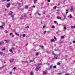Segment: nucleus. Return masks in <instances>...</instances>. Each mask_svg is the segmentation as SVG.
I'll return each mask as SVG.
<instances>
[{
	"instance_id": "c9c22d12",
	"label": "nucleus",
	"mask_w": 75,
	"mask_h": 75,
	"mask_svg": "<svg viewBox=\"0 0 75 75\" xmlns=\"http://www.w3.org/2000/svg\"><path fill=\"white\" fill-rule=\"evenodd\" d=\"M24 17H27V16L26 15H24Z\"/></svg>"
},
{
	"instance_id": "c85d7f7f",
	"label": "nucleus",
	"mask_w": 75,
	"mask_h": 75,
	"mask_svg": "<svg viewBox=\"0 0 75 75\" xmlns=\"http://www.w3.org/2000/svg\"><path fill=\"white\" fill-rule=\"evenodd\" d=\"M54 39H52L51 40V42H54Z\"/></svg>"
},
{
	"instance_id": "09e8293b",
	"label": "nucleus",
	"mask_w": 75,
	"mask_h": 75,
	"mask_svg": "<svg viewBox=\"0 0 75 75\" xmlns=\"http://www.w3.org/2000/svg\"><path fill=\"white\" fill-rule=\"evenodd\" d=\"M27 28H29V26H27Z\"/></svg>"
},
{
	"instance_id": "5fc2aeb1",
	"label": "nucleus",
	"mask_w": 75,
	"mask_h": 75,
	"mask_svg": "<svg viewBox=\"0 0 75 75\" xmlns=\"http://www.w3.org/2000/svg\"><path fill=\"white\" fill-rule=\"evenodd\" d=\"M2 1H6V0H2Z\"/></svg>"
},
{
	"instance_id": "393cba45",
	"label": "nucleus",
	"mask_w": 75,
	"mask_h": 75,
	"mask_svg": "<svg viewBox=\"0 0 75 75\" xmlns=\"http://www.w3.org/2000/svg\"><path fill=\"white\" fill-rule=\"evenodd\" d=\"M61 64V63L60 62H58L57 63V64L58 65H60Z\"/></svg>"
},
{
	"instance_id": "7ed1b4c3",
	"label": "nucleus",
	"mask_w": 75,
	"mask_h": 75,
	"mask_svg": "<svg viewBox=\"0 0 75 75\" xmlns=\"http://www.w3.org/2000/svg\"><path fill=\"white\" fill-rule=\"evenodd\" d=\"M0 54L2 55V54H5V53H2V52H0Z\"/></svg>"
},
{
	"instance_id": "aec40b11",
	"label": "nucleus",
	"mask_w": 75,
	"mask_h": 75,
	"mask_svg": "<svg viewBox=\"0 0 75 75\" xmlns=\"http://www.w3.org/2000/svg\"><path fill=\"white\" fill-rule=\"evenodd\" d=\"M38 54H39L38 52L36 54V56H38Z\"/></svg>"
},
{
	"instance_id": "1a4fd4ad",
	"label": "nucleus",
	"mask_w": 75,
	"mask_h": 75,
	"mask_svg": "<svg viewBox=\"0 0 75 75\" xmlns=\"http://www.w3.org/2000/svg\"><path fill=\"white\" fill-rule=\"evenodd\" d=\"M57 18L58 19H61V17H59L58 16L57 17Z\"/></svg>"
},
{
	"instance_id": "0eeeda50",
	"label": "nucleus",
	"mask_w": 75,
	"mask_h": 75,
	"mask_svg": "<svg viewBox=\"0 0 75 75\" xmlns=\"http://www.w3.org/2000/svg\"><path fill=\"white\" fill-rule=\"evenodd\" d=\"M28 6L27 5V6H25V8H26V9H27V8H28Z\"/></svg>"
},
{
	"instance_id": "3c124183",
	"label": "nucleus",
	"mask_w": 75,
	"mask_h": 75,
	"mask_svg": "<svg viewBox=\"0 0 75 75\" xmlns=\"http://www.w3.org/2000/svg\"><path fill=\"white\" fill-rule=\"evenodd\" d=\"M12 72H10V74H12Z\"/></svg>"
},
{
	"instance_id": "e2e57ef3",
	"label": "nucleus",
	"mask_w": 75,
	"mask_h": 75,
	"mask_svg": "<svg viewBox=\"0 0 75 75\" xmlns=\"http://www.w3.org/2000/svg\"><path fill=\"white\" fill-rule=\"evenodd\" d=\"M11 16L12 17H13V18L14 17V16H13L12 15Z\"/></svg>"
},
{
	"instance_id": "b1692460",
	"label": "nucleus",
	"mask_w": 75,
	"mask_h": 75,
	"mask_svg": "<svg viewBox=\"0 0 75 75\" xmlns=\"http://www.w3.org/2000/svg\"><path fill=\"white\" fill-rule=\"evenodd\" d=\"M17 4H18V6H20L21 4V3H18Z\"/></svg>"
},
{
	"instance_id": "79ce46f5",
	"label": "nucleus",
	"mask_w": 75,
	"mask_h": 75,
	"mask_svg": "<svg viewBox=\"0 0 75 75\" xmlns=\"http://www.w3.org/2000/svg\"><path fill=\"white\" fill-rule=\"evenodd\" d=\"M43 13L44 14H45V11H44Z\"/></svg>"
},
{
	"instance_id": "ddd939ff",
	"label": "nucleus",
	"mask_w": 75,
	"mask_h": 75,
	"mask_svg": "<svg viewBox=\"0 0 75 75\" xmlns=\"http://www.w3.org/2000/svg\"><path fill=\"white\" fill-rule=\"evenodd\" d=\"M9 51H10L11 52H12V53H13V52L12 51V49H10V50H9Z\"/></svg>"
},
{
	"instance_id": "5701e85b",
	"label": "nucleus",
	"mask_w": 75,
	"mask_h": 75,
	"mask_svg": "<svg viewBox=\"0 0 75 75\" xmlns=\"http://www.w3.org/2000/svg\"><path fill=\"white\" fill-rule=\"evenodd\" d=\"M64 36H62V37H61V39H64Z\"/></svg>"
},
{
	"instance_id": "4468645a",
	"label": "nucleus",
	"mask_w": 75,
	"mask_h": 75,
	"mask_svg": "<svg viewBox=\"0 0 75 75\" xmlns=\"http://www.w3.org/2000/svg\"><path fill=\"white\" fill-rule=\"evenodd\" d=\"M43 73L44 74H47V72H45V71H43Z\"/></svg>"
},
{
	"instance_id": "a18cd8bd",
	"label": "nucleus",
	"mask_w": 75,
	"mask_h": 75,
	"mask_svg": "<svg viewBox=\"0 0 75 75\" xmlns=\"http://www.w3.org/2000/svg\"><path fill=\"white\" fill-rule=\"evenodd\" d=\"M8 33V31H6V33Z\"/></svg>"
},
{
	"instance_id": "a211bd4d",
	"label": "nucleus",
	"mask_w": 75,
	"mask_h": 75,
	"mask_svg": "<svg viewBox=\"0 0 75 75\" xmlns=\"http://www.w3.org/2000/svg\"><path fill=\"white\" fill-rule=\"evenodd\" d=\"M37 1V0H34V3H36Z\"/></svg>"
},
{
	"instance_id": "dca6fc26",
	"label": "nucleus",
	"mask_w": 75,
	"mask_h": 75,
	"mask_svg": "<svg viewBox=\"0 0 75 75\" xmlns=\"http://www.w3.org/2000/svg\"><path fill=\"white\" fill-rule=\"evenodd\" d=\"M52 65H50V69H52Z\"/></svg>"
},
{
	"instance_id": "338daca9",
	"label": "nucleus",
	"mask_w": 75,
	"mask_h": 75,
	"mask_svg": "<svg viewBox=\"0 0 75 75\" xmlns=\"http://www.w3.org/2000/svg\"><path fill=\"white\" fill-rule=\"evenodd\" d=\"M12 37H14V35H13L12 36Z\"/></svg>"
},
{
	"instance_id": "4c0bfd02",
	"label": "nucleus",
	"mask_w": 75,
	"mask_h": 75,
	"mask_svg": "<svg viewBox=\"0 0 75 75\" xmlns=\"http://www.w3.org/2000/svg\"><path fill=\"white\" fill-rule=\"evenodd\" d=\"M64 29H67V28H66V26H65V27H64Z\"/></svg>"
},
{
	"instance_id": "72a5a7b5",
	"label": "nucleus",
	"mask_w": 75,
	"mask_h": 75,
	"mask_svg": "<svg viewBox=\"0 0 75 75\" xmlns=\"http://www.w3.org/2000/svg\"><path fill=\"white\" fill-rule=\"evenodd\" d=\"M69 16H70V18H72V16L71 14H70Z\"/></svg>"
},
{
	"instance_id": "423d86ee",
	"label": "nucleus",
	"mask_w": 75,
	"mask_h": 75,
	"mask_svg": "<svg viewBox=\"0 0 75 75\" xmlns=\"http://www.w3.org/2000/svg\"><path fill=\"white\" fill-rule=\"evenodd\" d=\"M74 9V8L73 7H71V9L70 10V11H72V10H73Z\"/></svg>"
},
{
	"instance_id": "8fccbe9b",
	"label": "nucleus",
	"mask_w": 75,
	"mask_h": 75,
	"mask_svg": "<svg viewBox=\"0 0 75 75\" xmlns=\"http://www.w3.org/2000/svg\"><path fill=\"white\" fill-rule=\"evenodd\" d=\"M47 65H48L49 66L50 65L49 64H47Z\"/></svg>"
},
{
	"instance_id": "a19ab883",
	"label": "nucleus",
	"mask_w": 75,
	"mask_h": 75,
	"mask_svg": "<svg viewBox=\"0 0 75 75\" xmlns=\"http://www.w3.org/2000/svg\"><path fill=\"white\" fill-rule=\"evenodd\" d=\"M47 1H48V2H50V0H47Z\"/></svg>"
},
{
	"instance_id": "0e129e2a",
	"label": "nucleus",
	"mask_w": 75,
	"mask_h": 75,
	"mask_svg": "<svg viewBox=\"0 0 75 75\" xmlns=\"http://www.w3.org/2000/svg\"><path fill=\"white\" fill-rule=\"evenodd\" d=\"M60 5V3H58V6Z\"/></svg>"
},
{
	"instance_id": "4d7b16f0",
	"label": "nucleus",
	"mask_w": 75,
	"mask_h": 75,
	"mask_svg": "<svg viewBox=\"0 0 75 75\" xmlns=\"http://www.w3.org/2000/svg\"><path fill=\"white\" fill-rule=\"evenodd\" d=\"M46 27V26H43V28H45Z\"/></svg>"
},
{
	"instance_id": "69168bd1",
	"label": "nucleus",
	"mask_w": 75,
	"mask_h": 75,
	"mask_svg": "<svg viewBox=\"0 0 75 75\" xmlns=\"http://www.w3.org/2000/svg\"><path fill=\"white\" fill-rule=\"evenodd\" d=\"M26 63V62H27V61H24Z\"/></svg>"
},
{
	"instance_id": "bf43d9fd",
	"label": "nucleus",
	"mask_w": 75,
	"mask_h": 75,
	"mask_svg": "<svg viewBox=\"0 0 75 75\" xmlns=\"http://www.w3.org/2000/svg\"><path fill=\"white\" fill-rule=\"evenodd\" d=\"M61 74V72H60V73H59L58 74Z\"/></svg>"
},
{
	"instance_id": "473e14b6",
	"label": "nucleus",
	"mask_w": 75,
	"mask_h": 75,
	"mask_svg": "<svg viewBox=\"0 0 75 75\" xmlns=\"http://www.w3.org/2000/svg\"><path fill=\"white\" fill-rule=\"evenodd\" d=\"M23 17H21V18H20V19H21V20L22 19H23Z\"/></svg>"
},
{
	"instance_id": "680f3d73",
	"label": "nucleus",
	"mask_w": 75,
	"mask_h": 75,
	"mask_svg": "<svg viewBox=\"0 0 75 75\" xmlns=\"http://www.w3.org/2000/svg\"><path fill=\"white\" fill-rule=\"evenodd\" d=\"M62 20H64V18H62Z\"/></svg>"
},
{
	"instance_id": "f704fd0d",
	"label": "nucleus",
	"mask_w": 75,
	"mask_h": 75,
	"mask_svg": "<svg viewBox=\"0 0 75 75\" xmlns=\"http://www.w3.org/2000/svg\"><path fill=\"white\" fill-rule=\"evenodd\" d=\"M2 50V51H4V50H5V49H1Z\"/></svg>"
},
{
	"instance_id": "13d9d810",
	"label": "nucleus",
	"mask_w": 75,
	"mask_h": 75,
	"mask_svg": "<svg viewBox=\"0 0 75 75\" xmlns=\"http://www.w3.org/2000/svg\"><path fill=\"white\" fill-rule=\"evenodd\" d=\"M71 44H72L71 42H70V45H71Z\"/></svg>"
},
{
	"instance_id": "7c9ffc66",
	"label": "nucleus",
	"mask_w": 75,
	"mask_h": 75,
	"mask_svg": "<svg viewBox=\"0 0 75 75\" xmlns=\"http://www.w3.org/2000/svg\"><path fill=\"white\" fill-rule=\"evenodd\" d=\"M63 42H59V43H63Z\"/></svg>"
},
{
	"instance_id": "412c9836",
	"label": "nucleus",
	"mask_w": 75,
	"mask_h": 75,
	"mask_svg": "<svg viewBox=\"0 0 75 75\" xmlns=\"http://www.w3.org/2000/svg\"><path fill=\"white\" fill-rule=\"evenodd\" d=\"M1 29H2V28H3V26L2 25V26H0V28H1Z\"/></svg>"
},
{
	"instance_id": "9b49d317",
	"label": "nucleus",
	"mask_w": 75,
	"mask_h": 75,
	"mask_svg": "<svg viewBox=\"0 0 75 75\" xmlns=\"http://www.w3.org/2000/svg\"><path fill=\"white\" fill-rule=\"evenodd\" d=\"M30 74L32 75H34V73L32 72V71L30 73Z\"/></svg>"
},
{
	"instance_id": "cd10ccee",
	"label": "nucleus",
	"mask_w": 75,
	"mask_h": 75,
	"mask_svg": "<svg viewBox=\"0 0 75 75\" xmlns=\"http://www.w3.org/2000/svg\"><path fill=\"white\" fill-rule=\"evenodd\" d=\"M52 28H54L55 27L54 26V25H52Z\"/></svg>"
},
{
	"instance_id": "2f4dec72",
	"label": "nucleus",
	"mask_w": 75,
	"mask_h": 75,
	"mask_svg": "<svg viewBox=\"0 0 75 75\" xmlns=\"http://www.w3.org/2000/svg\"><path fill=\"white\" fill-rule=\"evenodd\" d=\"M46 32V30H45L44 32H43L45 34V33Z\"/></svg>"
},
{
	"instance_id": "f03ea898",
	"label": "nucleus",
	"mask_w": 75,
	"mask_h": 75,
	"mask_svg": "<svg viewBox=\"0 0 75 75\" xmlns=\"http://www.w3.org/2000/svg\"><path fill=\"white\" fill-rule=\"evenodd\" d=\"M34 59V58H33V60H30V61H29V62L30 63L31 62H33Z\"/></svg>"
},
{
	"instance_id": "864d4df0",
	"label": "nucleus",
	"mask_w": 75,
	"mask_h": 75,
	"mask_svg": "<svg viewBox=\"0 0 75 75\" xmlns=\"http://www.w3.org/2000/svg\"><path fill=\"white\" fill-rule=\"evenodd\" d=\"M54 23H57V21H54Z\"/></svg>"
},
{
	"instance_id": "f257e3e1",
	"label": "nucleus",
	"mask_w": 75,
	"mask_h": 75,
	"mask_svg": "<svg viewBox=\"0 0 75 75\" xmlns=\"http://www.w3.org/2000/svg\"><path fill=\"white\" fill-rule=\"evenodd\" d=\"M40 67H36V71H37L38 69H40Z\"/></svg>"
},
{
	"instance_id": "c03bdc74",
	"label": "nucleus",
	"mask_w": 75,
	"mask_h": 75,
	"mask_svg": "<svg viewBox=\"0 0 75 75\" xmlns=\"http://www.w3.org/2000/svg\"><path fill=\"white\" fill-rule=\"evenodd\" d=\"M33 7H34V8H35V6H33Z\"/></svg>"
},
{
	"instance_id": "a878e982",
	"label": "nucleus",
	"mask_w": 75,
	"mask_h": 75,
	"mask_svg": "<svg viewBox=\"0 0 75 75\" xmlns=\"http://www.w3.org/2000/svg\"><path fill=\"white\" fill-rule=\"evenodd\" d=\"M68 10H66V11H67V12H66V14H67V13H68Z\"/></svg>"
},
{
	"instance_id": "774afa93",
	"label": "nucleus",
	"mask_w": 75,
	"mask_h": 75,
	"mask_svg": "<svg viewBox=\"0 0 75 75\" xmlns=\"http://www.w3.org/2000/svg\"><path fill=\"white\" fill-rule=\"evenodd\" d=\"M12 20H14V18H12Z\"/></svg>"
},
{
	"instance_id": "4be33fe9",
	"label": "nucleus",
	"mask_w": 75,
	"mask_h": 75,
	"mask_svg": "<svg viewBox=\"0 0 75 75\" xmlns=\"http://www.w3.org/2000/svg\"><path fill=\"white\" fill-rule=\"evenodd\" d=\"M42 64V63H39L38 64V65H40Z\"/></svg>"
},
{
	"instance_id": "58836bf2",
	"label": "nucleus",
	"mask_w": 75,
	"mask_h": 75,
	"mask_svg": "<svg viewBox=\"0 0 75 75\" xmlns=\"http://www.w3.org/2000/svg\"><path fill=\"white\" fill-rule=\"evenodd\" d=\"M16 69V67H13V69Z\"/></svg>"
},
{
	"instance_id": "6e6d98bb",
	"label": "nucleus",
	"mask_w": 75,
	"mask_h": 75,
	"mask_svg": "<svg viewBox=\"0 0 75 75\" xmlns=\"http://www.w3.org/2000/svg\"><path fill=\"white\" fill-rule=\"evenodd\" d=\"M65 57H68V56H67V55H66Z\"/></svg>"
},
{
	"instance_id": "20e7f679",
	"label": "nucleus",
	"mask_w": 75,
	"mask_h": 75,
	"mask_svg": "<svg viewBox=\"0 0 75 75\" xmlns=\"http://www.w3.org/2000/svg\"><path fill=\"white\" fill-rule=\"evenodd\" d=\"M10 4H8L7 5V6H6V7H7V8H8V7H10Z\"/></svg>"
},
{
	"instance_id": "c756f323",
	"label": "nucleus",
	"mask_w": 75,
	"mask_h": 75,
	"mask_svg": "<svg viewBox=\"0 0 75 75\" xmlns=\"http://www.w3.org/2000/svg\"><path fill=\"white\" fill-rule=\"evenodd\" d=\"M54 39H55V40H56L57 39V38L55 37V36H54Z\"/></svg>"
},
{
	"instance_id": "ea45409f",
	"label": "nucleus",
	"mask_w": 75,
	"mask_h": 75,
	"mask_svg": "<svg viewBox=\"0 0 75 75\" xmlns=\"http://www.w3.org/2000/svg\"><path fill=\"white\" fill-rule=\"evenodd\" d=\"M73 42L74 43H75V40H74V41H73Z\"/></svg>"
},
{
	"instance_id": "bb28decb",
	"label": "nucleus",
	"mask_w": 75,
	"mask_h": 75,
	"mask_svg": "<svg viewBox=\"0 0 75 75\" xmlns=\"http://www.w3.org/2000/svg\"><path fill=\"white\" fill-rule=\"evenodd\" d=\"M64 20L66 18V17L65 16H64Z\"/></svg>"
},
{
	"instance_id": "f8f14e48",
	"label": "nucleus",
	"mask_w": 75,
	"mask_h": 75,
	"mask_svg": "<svg viewBox=\"0 0 75 75\" xmlns=\"http://www.w3.org/2000/svg\"><path fill=\"white\" fill-rule=\"evenodd\" d=\"M4 42H5V43H7V42H8V40H4Z\"/></svg>"
},
{
	"instance_id": "e433bc0d",
	"label": "nucleus",
	"mask_w": 75,
	"mask_h": 75,
	"mask_svg": "<svg viewBox=\"0 0 75 75\" xmlns=\"http://www.w3.org/2000/svg\"><path fill=\"white\" fill-rule=\"evenodd\" d=\"M57 67L56 66H54L53 68H56Z\"/></svg>"
},
{
	"instance_id": "f3484780",
	"label": "nucleus",
	"mask_w": 75,
	"mask_h": 75,
	"mask_svg": "<svg viewBox=\"0 0 75 75\" xmlns=\"http://www.w3.org/2000/svg\"><path fill=\"white\" fill-rule=\"evenodd\" d=\"M25 36H26L25 34H23V37H25Z\"/></svg>"
},
{
	"instance_id": "de8ad7c7",
	"label": "nucleus",
	"mask_w": 75,
	"mask_h": 75,
	"mask_svg": "<svg viewBox=\"0 0 75 75\" xmlns=\"http://www.w3.org/2000/svg\"><path fill=\"white\" fill-rule=\"evenodd\" d=\"M63 26H64V27H66V25H64Z\"/></svg>"
},
{
	"instance_id": "39448f33",
	"label": "nucleus",
	"mask_w": 75,
	"mask_h": 75,
	"mask_svg": "<svg viewBox=\"0 0 75 75\" xmlns=\"http://www.w3.org/2000/svg\"><path fill=\"white\" fill-rule=\"evenodd\" d=\"M2 25L3 27L5 25V23H2Z\"/></svg>"
},
{
	"instance_id": "37998d69",
	"label": "nucleus",
	"mask_w": 75,
	"mask_h": 75,
	"mask_svg": "<svg viewBox=\"0 0 75 75\" xmlns=\"http://www.w3.org/2000/svg\"><path fill=\"white\" fill-rule=\"evenodd\" d=\"M12 34H13V33H10V35H12Z\"/></svg>"
},
{
	"instance_id": "6ab92c4d",
	"label": "nucleus",
	"mask_w": 75,
	"mask_h": 75,
	"mask_svg": "<svg viewBox=\"0 0 75 75\" xmlns=\"http://www.w3.org/2000/svg\"><path fill=\"white\" fill-rule=\"evenodd\" d=\"M71 28H75V25H74V26H71Z\"/></svg>"
},
{
	"instance_id": "052dcab7",
	"label": "nucleus",
	"mask_w": 75,
	"mask_h": 75,
	"mask_svg": "<svg viewBox=\"0 0 75 75\" xmlns=\"http://www.w3.org/2000/svg\"><path fill=\"white\" fill-rule=\"evenodd\" d=\"M10 0H7V1H9Z\"/></svg>"
},
{
	"instance_id": "2eb2a0df",
	"label": "nucleus",
	"mask_w": 75,
	"mask_h": 75,
	"mask_svg": "<svg viewBox=\"0 0 75 75\" xmlns=\"http://www.w3.org/2000/svg\"><path fill=\"white\" fill-rule=\"evenodd\" d=\"M13 61H14L13 59H11V60H10V62H13Z\"/></svg>"
},
{
	"instance_id": "49530a36",
	"label": "nucleus",
	"mask_w": 75,
	"mask_h": 75,
	"mask_svg": "<svg viewBox=\"0 0 75 75\" xmlns=\"http://www.w3.org/2000/svg\"><path fill=\"white\" fill-rule=\"evenodd\" d=\"M56 8H57V6H55L54 8V9H56Z\"/></svg>"
},
{
	"instance_id": "6e6552de",
	"label": "nucleus",
	"mask_w": 75,
	"mask_h": 75,
	"mask_svg": "<svg viewBox=\"0 0 75 75\" xmlns=\"http://www.w3.org/2000/svg\"><path fill=\"white\" fill-rule=\"evenodd\" d=\"M15 33L16 35H17V36H19V34H18L17 33H16V32H15Z\"/></svg>"
},
{
	"instance_id": "9d476101",
	"label": "nucleus",
	"mask_w": 75,
	"mask_h": 75,
	"mask_svg": "<svg viewBox=\"0 0 75 75\" xmlns=\"http://www.w3.org/2000/svg\"><path fill=\"white\" fill-rule=\"evenodd\" d=\"M40 47H41L42 49H44L43 46H40Z\"/></svg>"
},
{
	"instance_id": "603ef678",
	"label": "nucleus",
	"mask_w": 75,
	"mask_h": 75,
	"mask_svg": "<svg viewBox=\"0 0 75 75\" xmlns=\"http://www.w3.org/2000/svg\"><path fill=\"white\" fill-rule=\"evenodd\" d=\"M53 54H54V56H56V54H55V53H53Z\"/></svg>"
}]
</instances>
